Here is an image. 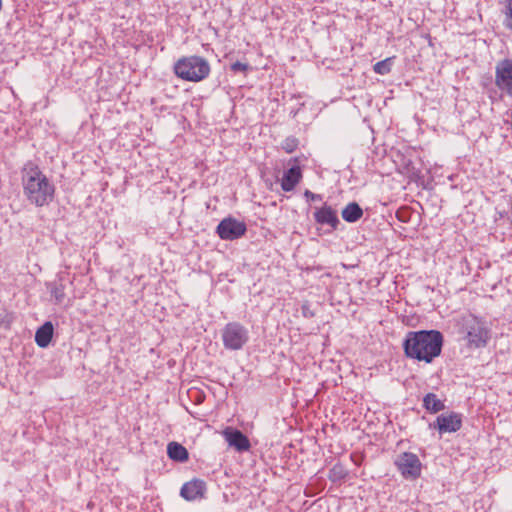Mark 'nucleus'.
Segmentation results:
<instances>
[{"label":"nucleus","mask_w":512,"mask_h":512,"mask_svg":"<svg viewBox=\"0 0 512 512\" xmlns=\"http://www.w3.org/2000/svg\"><path fill=\"white\" fill-rule=\"evenodd\" d=\"M442 345L443 336L437 330L409 331L403 341L405 355L425 363L440 355Z\"/></svg>","instance_id":"1"},{"label":"nucleus","mask_w":512,"mask_h":512,"mask_svg":"<svg viewBox=\"0 0 512 512\" xmlns=\"http://www.w3.org/2000/svg\"><path fill=\"white\" fill-rule=\"evenodd\" d=\"M459 334L466 347L471 350L481 349L487 346L491 338V326L489 322L474 314L463 315L459 322Z\"/></svg>","instance_id":"2"},{"label":"nucleus","mask_w":512,"mask_h":512,"mask_svg":"<svg viewBox=\"0 0 512 512\" xmlns=\"http://www.w3.org/2000/svg\"><path fill=\"white\" fill-rule=\"evenodd\" d=\"M23 186L27 199L38 207L48 205L53 200L54 185L37 167L26 170Z\"/></svg>","instance_id":"3"},{"label":"nucleus","mask_w":512,"mask_h":512,"mask_svg":"<svg viewBox=\"0 0 512 512\" xmlns=\"http://www.w3.org/2000/svg\"><path fill=\"white\" fill-rule=\"evenodd\" d=\"M174 72L183 80L199 82L209 75L210 65L200 56L184 57L175 63Z\"/></svg>","instance_id":"4"},{"label":"nucleus","mask_w":512,"mask_h":512,"mask_svg":"<svg viewBox=\"0 0 512 512\" xmlns=\"http://www.w3.org/2000/svg\"><path fill=\"white\" fill-rule=\"evenodd\" d=\"M222 341L228 350H241L249 341V331L239 322H229L222 330Z\"/></svg>","instance_id":"5"},{"label":"nucleus","mask_w":512,"mask_h":512,"mask_svg":"<svg viewBox=\"0 0 512 512\" xmlns=\"http://www.w3.org/2000/svg\"><path fill=\"white\" fill-rule=\"evenodd\" d=\"M397 469L405 479H416L421 474L422 464L418 456L411 452H403L394 461Z\"/></svg>","instance_id":"6"},{"label":"nucleus","mask_w":512,"mask_h":512,"mask_svg":"<svg viewBox=\"0 0 512 512\" xmlns=\"http://www.w3.org/2000/svg\"><path fill=\"white\" fill-rule=\"evenodd\" d=\"M247 230L246 224L235 218H224L217 226V234L222 240H236Z\"/></svg>","instance_id":"7"},{"label":"nucleus","mask_w":512,"mask_h":512,"mask_svg":"<svg viewBox=\"0 0 512 512\" xmlns=\"http://www.w3.org/2000/svg\"><path fill=\"white\" fill-rule=\"evenodd\" d=\"M495 84L497 87L512 96V60L499 61L495 67Z\"/></svg>","instance_id":"8"},{"label":"nucleus","mask_w":512,"mask_h":512,"mask_svg":"<svg viewBox=\"0 0 512 512\" xmlns=\"http://www.w3.org/2000/svg\"><path fill=\"white\" fill-rule=\"evenodd\" d=\"M461 426L462 417L455 412L443 413L436 418L434 423L429 425L430 428L437 429L440 435L457 432Z\"/></svg>","instance_id":"9"},{"label":"nucleus","mask_w":512,"mask_h":512,"mask_svg":"<svg viewBox=\"0 0 512 512\" xmlns=\"http://www.w3.org/2000/svg\"><path fill=\"white\" fill-rule=\"evenodd\" d=\"M205 491V482L200 479H193L183 484L180 495L188 501H194L203 498Z\"/></svg>","instance_id":"10"},{"label":"nucleus","mask_w":512,"mask_h":512,"mask_svg":"<svg viewBox=\"0 0 512 512\" xmlns=\"http://www.w3.org/2000/svg\"><path fill=\"white\" fill-rule=\"evenodd\" d=\"M302 180V171L300 166L294 165L284 171L281 179V188L285 192H291Z\"/></svg>","instance_id":"11"},{"label":"nucleus","mask_w":512,"mask_h":512,"mask_svg":"<svg viewBox=\"0 0 512 512\" xmlns=\"http://www.w3.org/2000/svg\"><path fill=\"white\" fill-rule=\"evenodd\" d=\"M225 440L238 451H247L250 448L249 439L239 430L227 429L224 431Z\"/></svg>","instance_id":"12"},{"label":"nucleus","mask_w":512,"mask_h":512,"mask_svg":"<svg viewBox=\"0 0 512 512\" xmlns=\"http://www.w3.org/2000/svg\"><path fill=\"white\" fill-rule=\"evenodd\" d=\"M314 218L317 223L321 225H328L334 229L339 224V220L335 210H333L330 206L326 205L315 211Z\"/></svg>","instance_id":"13"},{"label":"nucleus","mask_w":512,"mask_h":512,"mask_svg":"<svg viewBox=\"0 0 512 512\" xmlns=\"http://www.w3.org/2000/svg\"><path fill=\"white\" fill-rule=\"evenodd\" d=\"M54 333V326L52 322L46 321L41 325L35 333V342L40 348L49 346Z\"/></svg>","instance_id":"14"},{"label":"nucleus","mask_w":512,"mask_h":512,"mask_svg":"<svg viewBox=\"0 0 512 512\" xmlns=\"http://www.w3.org/2000/svg\"><path fill=\"white\" fill-rule=\"evenodd\" d=\"M423 407L432 414L445 409L444 401L439 399L434 393H427L423 398Z\"/></svg>","instance_id":"15"},{"label":"nucleus","mask_w":512,"mask_h":512,"mask_svg":"<svg viewBox=\"0 0 512 512\" xmlns=\"http://www.w3.org/2000/svg\"><path fill=\"white\" fill-rule=\"evenodd\" d=\"M167 454L170 459L178 462H185L189 457L187 449L177 442H170L168 444Z\"/></svg>","instance_id":"16"},{"label":"nucleus","mask_w":512,"mask_h":512,"mask_svg":"<svg viewBox=\"0 0 512 512\" xmlns=\"http://www.w3.org/2000/svg\"><path fill=\"white\" fill-rule=\"evenodd\" d=\"M363 215V210L356 202L349 203L342 210V217L346 222L354 223L358 221Z\"/></svg>","instance_id":"17"},{"label":"nucleus","mask_w":512,"mask_h":512,"mask_svg":"<svg viewBox=\"0 0 512 512\" xmlns=\"http://www.w3.org/2000/svg\"><path fill=\"white\" fill-rule=\"evenodd\" d=\"M393 58H386L382 61L375 63L373 70L379 75H386L391 71Z\"/></svg>","instance_id":"18"},{"label":"nucleus","mask_w":512,"mask_h":512,"mask_svg":"<svg viewBox=\"0 0 512 512\" xmlns=\"http://www.w3.org/2000/svg\"><path fill=\"white\" fill-rule=\"evenodd\" d=\"M50 293L56 304L63 302L65 298V292L61 283L52 285L50 288Z\"/></svg>","instance_id":"19"},{"label":"nucleus","mask_w":512,"mask_h":512,"mask_svg":"<svg viewBox=\"0 0 512 512\" xmlns=\"http://www.w3.org/2000/svg\"><path fill=\"white\" fill-rule=\"evenodd\" d=\"M298 146V141L296 138L294 137H287L283 142H282V148L287 152V153H292L293 151L296 150Z\"/></svg>","instance_id":"20"},{"label":"nucleus","mask_w":512,"mask_h":512,"mask_svg":"<svg viewBox=\"0 0 512 512\" xmlns=\"http://www.w3.org/2000/svg\"><path fill=\"white\" fill-rule=\"evenodd\" d=\"M504 25L512 30V0H506Z\"/></svg>","instance_id":"21"},{"label":"nucleus","mask_w":512,"mask_h":512,"mask_svg":"<svg viewBox=\"0 0 512 512\" xmlns=\"http://www.w3.org/2000/svg\"><path fill=\"white\" fill-rule=\"evenodd\" d=\"M248 69V64L242 62H235L231 65V70L234 72H245Z\"/></svg>","instance_id":"22"},{"label":"nucleus","mask_w":512,"mask_h":512,"mask_svg":"<svg viewBox=\"0 0 512 512\" xmlns=\"http://www.w3.org/2000/svg\"><path fill=\"white\" fill-rule=\"evenodd\" d=\"M304 197L307 201H320L322 200V196L320 194H315L310 190H305Z\"/></svg>","instance_id":"23"}]
</instances>
